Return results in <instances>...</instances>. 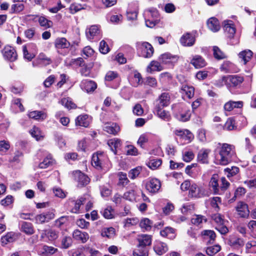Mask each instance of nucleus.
I'll return each mask as SVG.
<instances>
[{"mask_svg":"<svg viewBox=\"0 0 256 256\" xmlns=\"http://www.w3.org/2000/svg\"><path fill=\"white\" fill-rule=\"evenodd\" d=\"M223 24L226 36L230 39L233 38L236 33V28L234 22L232 20H225Z\"/></svg>","mask_w":256,"mask_h":256,"instance_id":"obj_10","label":"nucleus"},{"mask_svg":"<svg viewBox=\"0 0 256 256\" xmlns=\"http://www.w3.org/2000/svg\"><path fill=\"white\" fill-rule=\"evenodd\" d=\"M228 244L235 248H238L244 246V242L241 238L232 237L228 240Z\"/></svg>","mask_w":256,"mask_h":256,"instance_id":"obj_38","label":"nucleus"},{"mask_svg":"<svg viewBox=\"0 0 256 256\" xmlns=\"http://www.w3.org/2000/svg\"><path fill=\"white\" fill-rule=\"evenodd\" d=\"M10 148V144L8 141L4 140L0 141V153L3 154L6 152Z\"/></svg>","mask_w":256,"mask_h":256,"instance_id":"obj_62","label":"nucleus"},{"mask_svg":"<svg viewBox=\"0 0 256 256\" xmlns=\"http://www.w3.org/2000/svg\"><path fill=\"white\" fill-rule=\"evenodd\" d=\"M54 162V160L52 158V155L49 154L44 160L43 162L39 164L38 166L40 168H46L49 166L52 165Z\"/></svg>","mask_w":256,"mask_h":256,"instance_id":"obj_43","label":"nucleus"},{"mask_svg":"<svg viewBox=\"0 0 256 256\" xmlns=\"http://www.w3.org/2000/svg\"><path fill=\"white\" fill-rule=\"evenodd\" d=\"M144 14L148 18L150 17L152 19L159 20L160 14L158 10L156 8H152L146 10Z\"/></svg>","mask_w":256,"mask_h":256,"instance_id":"obj_39","label":"nucleus"},{"mask_svg":"<svg viewBox=\"0 0 256 256\" xmlns=\"http://www.w3.org/2000/svg\"><path fill=\"white\" fill-rule=\"evenodd\" d=\"M139 222V220L137 218H128L123 222L124 228H130L135 226Z\"/></svg>","mask_w":256,"mask_h":256,"instance_id":"obj_49","label":"nucleus"},{"mask_svg":"<svg viewBox=\"0 0 256 256\" xmlns=\"http://www.w3.org/2000/svg\"><path fill=\"white\" fill-rule=\"evenodd\" d=\"M192 64L196 68H200L206 65L204 59L200 55H195L190 61Z\"/></svg>","mask_w":256,"mask_h":256,"instance_id":"obj_16","label":"nucleus"},{"mask_svg":"<svg viewBox=\"0 0 256 256\" xmlns=\"http://www.w3.org/2000/svg\"><path fill=\"white\" fill-rule=\"evenodd\" d=\"M252 52L250 50H244L238 54L239 58L244 64H246L251 59L252 56Z\"/></svg>","mask_w":256,"mask_h":256,"instance_id":"obj_35","label":"nucleus"},{"mask_svg":"<svg viewBox=\"0 0 256 256\" xmlns=\"http://www.w3.org/2000/svg\"><path fill=\"white\" fill-rule=\"evenodd\" d=\"M243 106V102L242 101H229L225 104L224 106V109L225 110L230 112L234 108H240Z\"/></svg>","mask_w":256,"mask_h":256,"instance_id":"obj_33","label":"nucleus"},{"mask_svg":"<svg viewBox=\"0 0 256 256\" xmlns=\"http://www.w3.org/2000/svg\"><path fill=\"white\" fill-rule=\"evenodd\" d=\"M38 22L41 26L44 27L46 28L51 27L52 25V22L51 20H48L44 16H40L38 18Z\"/></svg>","mask_w":256,"mask_h":256,"instance_id":"obj_47","label":"nucleus"},{"mask_svg":"<svg viewBox=\"0 0 256 256\" xmlns=\"http://www.w3.org/2000/svg\"><path fill=\"white\" fill-rule=\"evenodd\" d=\"M108 144L110 148V150L114 154H116L117 149L120 148L121 146L122 142L120 139L113 138L108 140Z\"/></svg>","mask_w":256,"mask_h":256,"instance_id":"obj_29","label":"nucleus"},{"mask_svg":"<svg viewBox=\"0 0 256 256\" xmlns=\"http://www.w3.org/2000/svg\"><path fill=\"white\" fill-rule=\"evenodd\" d=\"M148 68H150V71H161L163 70L160 63L155 60L151 62Z\"/></svg>","mask_w":256,"mask_h":256,"instance_id":"obj_54","label":"nucleus"},{"mask_svg":"<svg viewBox=\"0 0 256 256\" xmlns=\"http://www.w3.org/2000/svg\"><path fill=\"white\" fill-rule=\"evenodd\" d=\"M80 86L82 89L86 90L87 92H94L96 88V84L92 80H83L81 82Z\"/></svg>","mask_w":256,"mask_h":256,"instance_id":"obj_20","label":"nucleus"},{"mask_svg":"<svg viewBox=\"0 0 256 256\" xmlns=\"http://www.w3.org/2000/svg\"><path fill=\"white\" fill-rule=\"evenodd\" d=\"M44 235L46 236L50 240H54L58 238V232L55 230L50 229L44 230L42 234V237L44 238Z\"/></svg>","mask_w":256,"mask_h":256,"instance_id":"obj_41","label":"nucleus"},{"mask_svg":"<svg viewBox=\"0 0 256 256\" xmlns=\"http://www.w3.org/2000/svg\"><path fill=\"white\" fill-rule=\"evenodd\" d=\"M159 103L156 106L165 107L168 106L170 104V96L168 92L162 93L159 96Z\"/></svg>","mask_w":256,"mask_h":256,"instance_id":"obj_28","label":"nucleus"},{"mask_svg":"<svg viewBox=\"0 0 256 256\" xmlns=\"http://www.w3.org/2000/svg\"><path fill=\"white\" fill-rule=\"evenodd\" d=\"M123 198L130 202L140 201V196L138 195V190H132L124 193Z\"/></svg>","mask_w":256,"mask_h":256,"instance_id":"obj_18","label":"nucleus"},{"mask_svg":"<svg viewBox=\"0 0 256 256\" xmlns=\"http://www.w3.org/2000/svg\"><path fill=\"white\" fill-rule=\"evenodd\" d=\"M207 25L208 28L214 32H216L220 29V22L218 20L214 17L208 20Z\"/></svg>","mask_w":256,"mask_h":256,"instance_id":"obj_27","label":"nucleus"},{"mask_svg":"<svg viewBox=\"0 0 256 256\" xmlns=\"http://www.w3.org/2000/svg\"><path fill=\"white\" fill-rule=\"evenodd\" d=\"M212 207L216 212L220 210L219 204H221V198L218 196L213 197L210 200Z\"/></svg>","mask_w":256,"mask_h":256,"instance_id":"obj_50","label":"nucleus"},{"mask_svg":"<svg viewBox=\"0 0 256 256\" xmlns=\"http://www.w3.org/2000/svg\"><path fill=\"white\" fill-rule=\"evenodd\" d=\"M36 61L38 64L44 66L49 65L52 62L51 58L43 52H40L38 55Z\"/></svg>","mask_w":256,"mask_h":256,"instance_id":"obj_25","label":"nucleus"},{"mask_svg":"<svg viewBox=\"0 0 256 256\" xmlns=\"http://www.w3.org/2000/svg\"><path fill=\"white\" fill-rule=\"evenodd\" d=\"M2 54L6 60L13 62L18 58V54L15 48L10 46H6L2 50Z\"/></svg>","mask_w":256,"mask_h":256,"instance_id":"obj_6","label":"nucleus"},{"mask_svg":"<svg viewBox=\"0 0 256 256\" xmlns=\"http://www.w3.org/2000/svg\"><path fill=\"white\" fill-rule=\"evenodd\" d=\"M162 164V160L158 158H154L148 162V168L152 170H154L159 167Z\"/></svg>","mask_w":256,"mask_h":256,"instance_id":"obj_56","label":"nucleus"},{"mask_svg":"<svg viewBox=\"0 0 256 256\" xmlns=\"http://www.w3.org/2000/svg\"><path fill=\"white\" fill-rule=\"evenodd\" d=\"M213 52L214 57L218 60L223 59L226 58L224 54L216 46L213 47Z\"/></svg>","mask_w":256,"mask_h":256,"instance_id":"obj_61","label":"nucleus"},{"mask_svg":"<svg viewBox=\"0 0 256 256\" xmlns=\"http://www.w3.org/2000/svg\"><path fill=\"white\" fill-rule=\"evenodd\" d=\"M152 226V222L148 218H144L142 219L140 222V227L146 230H150Z\"/></svg>","mask_w":256,"mask_h":256,"instance_id":"obj_51","label":"nucleus"},{"mask_svg":"<svg viewBox=\"0 0 256 256\" xmlns=\"http://www.w3.org/2000/svg\"><path fill=\"white\" fill-rule=\"evenodd\" d=\"M24 6L23 3L20 2H14L12 6L11 10L13 12L18 13L24 9Z\"/></svg>","mask_w":256,"mask_h":256,"instance_id":"obj_63","label":"nucleus"},{"mask_svg":"<svg viewBox=\"0 0 256 256\" xmlns=\"http://www.w3.org/2000/svg\"><path fill=\"white\" fill-rule=\"evenodd\" d=\"M191 222L192 224L196 226H199L204 222H206V219L205 218L204 216L202 215H196L194 217L192 218Z\"/></svg>","mask_w":256,"mask_h":256,"instance_id":"obj_59","label":"nucleus"},{"mask_svg":"<svg viewBox=\"0 0 256 256\" xmlns=\"http://www.w3.org/2000/svg\"><path fill=\"white\" fill-rule=\"evenodd\" d=\"M76 125L85 128L88 127L90 123V118L87 114L78 116L75 120Z\"/></svg>","mask_w":256,"mask_h":256,"instance_id":"obj_23","label":"nucleus"},{"mask_svg":"<svg viewBox=\"0 0 256 256\" xmlns=\"http://www.w3.org/2000/svg\"><path fill=\"white\" fill-rule=\"evenodd\" d=\"M137 240L138 242V249L134 252V256H148V251L146 248L152 244V237L148 234H141L138 236Z\"/></svg>","mask_w":256,"mask_h":256,"instance_id":"obj_2","label":"nucleus"},{"mask_svg":"<svg viewBox=\"0 0 256 256\" xmlns=\"http://www.w3.org/2000/svg\"><path fill=\"white\" fill-rule=\"evenodd\" d=\"M28 116L36 120H42L46 118V114L42 111L35 110L30 112Z\"/></svg>","mask_w":256,"mask_h":256,"instance_id":"obj_37","label":"nucleus"},{"mask_svg":"<svg viewBox=\"0 0 256 256\" xmlns=\"http://www.w3.org/2000/svg\"><path fill=\"white\" fill-rule=\"evenodd\" d=\"M22 232L27 234H32L34 233L32 225L30 222H24L22 226Z\"/></svg>","mask_w":256,"mask_h":256,"instance_id":"obj_45","label":"nucleus"},{"mask_svg":"<svg viewBox=\"0 0 256 256\" xmlns=\"http://www.w3.org/2000/svg\"><path fill=\"white\" fill-rule=\"evenodd\" d=\"M214 152V162L217 164L226 165L236 157L234 146L226 143H218Z\"/></svg>","mask_w":256,"mask_h":256,"instance_id":"obj_1","label":"nucleus"},{"mask_svg":"<svg viewBox=\"0 0 256 256\" xmlns=\"http://www.w3.org/2000/svg\"><path fill=\"white\" fill-rule=\"evenodd\" d=\"M235 120L232 118H229L225 123L224 128L226 130H231L236 128Z\"/></svg>","mask_w":256,"mask_h":256,"instance_id":"obj_55","label":"nucleus"},{"mask_svg":"<svg viewBox=\"0 0 256 256\" xmlns=\"http://www.w3.org/2000/svg\"><path fill=\"white\" fill-rule=\"evenodd\" d=\"M84 9L82 6L80 4L74 3L70 4L69 10L72 14H74L81 10Z\"/></svg>","mask_w":256,"mask_h":256,"instance_id":"obj_60","label":"nucleus"},{"mask_svg":"<svg viewBox=\"0 0 256 256\" xmlns=\"http://www.w3.org/2000/svg\"><path fill=\"white\" fill-rule=\"evenodd\" d=\"M104 130L110 134L116 135L120 132V128L116 124L110 122L105 124Z\"/></svg>","mask_w":256,"mask_h":256,"instance_id":"obj_22","label":"nucleus"},{"mask_svg":"<svg viewBox=\"0 0 256 256\" xmlns=\"http://www.w3.org/2000/svg\"><path fill=\"white\" fill-rule=\"evenodd\" d=\"M136 48L138 54L145 58H151L154 52L152 46L148 42H137Z\"/></svg>","mask_w":256,"mask_h":256,"instance_id":"obj_3","label":"nucleus"},{"mask_svg":"<svg viewBox=\"0 0 256 256\" xmlns=\"http://www.w3.org/2000/svg\"><path fill=\"white\" fill-rule=\"evenodd\" d=\"M227 80L228 88H236L240 86L244 80V78L240 75H229L228 76Z\"/></svg>","mask_w":256,"mask_h":256,"instance_id":"obj_11","label":"nucleus"},{"mask_svg":"<svg viewBox=\"0 0 256 256\" xmlns=\"http://www.w3.org/2000/svg\"><path fill=\"white\" fill-rule=\"evenodd\" d=\"M236 212L238 216L242 218H248L250 214V211L248 206L242 202H238L236 207Z\"/></svg>","mask_w":256,"mask_h":256,"instance_id":"obj_13","label":"nucleus"},{"mask_svg":"<svg viewBox=\"0 0 256 256\" xmlns=\"http://www.w3.org/2000/svg\"><path fill=\"white\" fill-rule=\"evenodd\" d=\"M210 152L209 149H202L198 153V160L202 164L208 162V154Z\"/></svg>","mask_w":256,"mask_h":256,"instance_id":"obj_24","label":"nucleus"},{"mask_svg":"<svg viewBox=\"0 0 256 256\" xmlns=\"http://www.w3.org/2000/svg\"><path fill=\"white\" fill-rule=\"evenodd\" d=\"M246 252L248 253H256V241L252 240L248 242L246 246Z\"/></svg>","mask_w":256,"mask_h":256,"instance_id":"obj_48","label":"nucleus"},{"mask_svg":"<svg viewBox=\"0 0 256 256\" xmlns=\"http://www.w3.org/2000/svg\"><path fill=\"white\" fill-rule=\"evenodd\" d=\"M178 57L176 56H172L170 54L165 53L160 55L159 60L164 64L172 63L178 60Z\"/></svg>","mask_w":256,"mask_h":256,"instance_id":"obj_30","label":"nucleus"},{"mask_svg":"<svg viewBox=\"0 0 256 256\" xmlns=\"http://www.w3.org/2000/svg\"><path fill=\"white\" fill-rule=\"evenodd\" d=\"M194 210V204L192 202H186L182 206L181 212L183 214L186 215L192 214Z\"/></svg>","mask_w":256,"mask_h":256,"instance_id":"obj_40","label":"nucleus"},{"mask_svg":"<svg viewBox=\"0 0 256 256\" xmlns=\"http://www.w3.org/2000/svg\"><path fill=\"white\" fill-rule=\"evenodd\" d=\"M196 41L195 36L193 32H186L180 38V44L184 46H192Z\"/></svg>","mask_w":256,"mask_h":256,"instance_id":"obj_9","label":"nucleus"},{"mask_svg":"<svg viewBox=\"0 0 256 256\" xmlns=\"http://www.w3.org/2000/svg\"><path fill=\"white\" fill-rule=\"evenodd\" d=\"M174 134L187 142H190L194 138L192 134L188 130H176Z\"/></svg>","mask_w":256,"mask_h":256,"instance_id":"obj_14","label":"nucleus"},{"mask_svg":"<svg viewBox=\"0 0 256 256\" xmlns=\"http://www.w3.org/2000/svg\"><path fill=\"white\" fill-rule=\"evenodd\" d=\"M154 250L158 255H162L168 250L166 244L161 242H156L154 246Z\"/></svg>","mask_w":256,"mask_h":256,"instance_id":"obj_21","label":"nucleus"},{"mask_svg":"<svg viewBox=\"0 0 256 256\" xmlns=\"http://www.w3.org/2000/svg\"><path fill=\"white\" fill-rule=\"evenodd\" d=\"M201 235L203 239L207 240L210 244L213 243L216 237L215 232L212 230H204L202 232Z\"/></svg>","mask_w":256,"mask_h":256,"instance_id":"obj_26","label":"nucleus"},{"mask_svg":"<svg viewBox=\"0 0 256 256\" xmlns=\"http://www.w3.org/2000/svg\"><path fill=\"white\" fill-rule=\"evenodd\" d=\"M104 157L102 152L94 154L92 159V164L98 170L102 168V160Z\"/></svg>","mask_w":256,"mask_h":256,"instance_id":"obj_19","label":"nucleus"},{"mask_svg":"<svg viewBox=\"0 0 256 256\" xmlns=\"http://www.w3.org/2000/svg\"><path fill=\"white\" fill-rule=\"evenodd\" d=\"M221 250L220 246L217 244L208 247L206 250V254L209 256H214Z\"/></svg>","mask_w":256,"mask_h":256,"instance_id":"obj_57","label":"nucleus"},{"mask_svg":"<svg viewBox=\"0 0 256 256\" xmlns=\"http://www.w3.org/2000/svg\"><path fill=\"white\" fill-rule=\"evenodd\" d=\"M146 188L152 194L157 192L161 187L160 180L156 178H152L146 184Z\"/></svg>","mask_w":256,"mask_h":256,"instance_id":"obj_7","label":"nucleus"},{"mask_svg":"<svg viewBox=\"0 0 256 256\" xmlns=\"http://www.w3.org/2000/svg\"><path fill=\"white\" fill-rule=\"evenodd\" d=\"M54 211L52 210L37 215L35 217V220L37 224H42L48 222L50 220L54 218Z\"/></svg>","mask_w":256,"mask_h":256,"instance_id":"obj_8","label":"nucleus"},{"mask_svg":"<svg viewBox=\"0 0 256 256\" xmlns=\"http://www.w3.org/2000/svg\"><path fill=\"white\" fill-rule=\"evenodd\" d=\"M42 253L46 254H52L58 251V249L52 246H44L42 248Z\"/></svg>","mask_w":256,"mask_h":256,"instance_id":"obj_64","label":"nucleus"},{"mask_svg":"<svg viewBox=\"0 0 256 256\" xmlns=\"http://www.w3.org/2000/svg\"><path fill=\"white\" fill-rule=\"evenodd\" d=\"M180 92L185 94L188 98H192L194 94V88L192 86L184 84L180 88Z\"/></svg>","mask_w":256,"mask_h":256,"instance_id":"obj_31","label":"nucleus"},{"mask_svg":"<svg viewBox=\"0 0 256 256\" xmlns=\"http://www.w3.org/2000/svg\"><path fill=\"white\" fill-rule=\"evenodd\" d=\"M212 218L216 224V229L221 234H226L228 232V230L226 225V221L224 220L223 216L220 214H215L212 216Z\"/></svg>","mask_w":256,"mask_h":256,"instance_id":"obj_5","label":"nucleus"},{"mask_svg":"<svg viewBox=\"0 0 256 256\" xmlns=\"http://www.w3.org/2000/svg\"><path fill=\"white\" fill-rule=\"evenodd\" d=\"M220 184L216 177H212L210 182V187L214 193L216 194H222L220 192Z\"/></svg>","mask_w":256,"mask_h":256,"instance_id":"obj_32","label":"nucleus"},{"mask_svg":"<svg viewBox=\"0 0 256 256\" xmlns=\"http://www.w3.org/2000/svg\"><path fill=\"white\" fill-rule=\"evenodd\" d=\"M227 76H222L214 82V85L217 87L220 88L226 84L228 88V84L227 80Z\"/></svg>","mask_w":256,"mask_h":256,"instance_id":"obj_53","label":"nucleus"},{"mask_svg":"<svg viewBox=\"0 0 256 256\" xmlns=\"http://www.w3.org/2000/svg\"><path fill=\"white\" fill-rule=\"evenodd\" d=\"M162 107L156 106V111L158 116L164 120H168L170 119V116L168 112L162 110Z\"/></svg>","mask_w":256,"mask_h":256,"instance_id":"obj_46","label":"nucleus"},{"mask_svg":"<svg viewBox=\"0 0 256 256\" xmlns=\"http://www.w3.org/2000/svg\"><path fill=\"white\" fill-rule=\"evenodd\" d=\"M30 134L32 137L34 138L37 140H42L44 135L40 130L36 126H34L30 130Z\"/></svg>","mask_w":256,"mask_h":256,"instance_id":"obj_44","label":"nucleus"},{"mask_svg":"<svg viewBox=\"0 0 256 256\" xmlns=\"http://www.w3.org/2000/svg\"><path fill=\"white\" fill-rule=\"evenodd\" d=\"M54 45L57 48H66L70 46V43L66 38H58L56 40Z\"/></svg>","mask_w":256,"mask_h":256,"instance_id":"obj_36","label":"nucleus"},{"mask_svg":"<svg viewBox=\"0 0 256 256\" xmlns=\"http://www.w3.org/2000/svg\"><path fill=\"white\" fill-rule=\"evenodd\" d=\"M18 237V234L14 232H10L1 238V243L2 246H5L8 243L16 241Z\"/></svg>","mask_w":256,"mask_h":256,"instance_id":"obj_15","label":"nucleus"},{"mask_svg":"<svg viewBox=\"0 0 256 256\" xmlns=\"http://www.w3.org/2000/svg\"><path fill=\"white\" fill-rule=\"evenodd\" d=\"M86 34L87 38L90 40H93L94 38L98 39L100 36V30L98 26L96 25L92 26L88 28H86Z\"/></svg>","mask_w":256,"mask_h":256,"instance_id":"obj_12","label":"nucleus"},{"mask_svg":"<svg viewBox=\"0 0 256 256\" xmlns=\"http://www.w3.org/2000/svg\"><path fill=\"white\" fill-rule=\"evenodd\" d=\"M160 235L163 237H167L172 240L176 237L175 230L170 227H166L160 232Z\"/></svg>","mask_w":256,"mask_h":256,"instance_id":"obj_34","label":"nucleus"},{"mask_svg":"<svg viewBox=\"0 0 256 256\" xmlns=\"http://www.w3.org/2000/svg\"><path fill=\"white\" fill-rule=\"evenodd\" d=\"M101 235L102 237L112 238L115 235V230L112 227L104 228L102 230Z\"/></svg>","mask_w":256,"mask_h":256,"instance_id":"obj_42","label":"nucleus"},{"mask_svg":"<svg viewBox=\"0 0 256 256\" xmlns=\"http://www.w3.org/2000/svg\"><path fill=\"white\" fill-rule=\"evenodd\" d=\"M61 104L68 109L74 108L76 105L68 98H63L61 100Z\"/></svg>","mask_w":256,"mask_h":256,"instance_id":"obj_58","label":"nucleus"},{"mask_svg":"<svg viewBox=\"0 0 256 256\" xmlns=\"http://www.w3.org/2000/svg\"><path fill=\"white\" fill-rule=\"evenodd\" d=\"M73 238L77 241L85 243L89 238V236L86 232H82L78 230H74L72 232Z\"/></svg>","mask_w":256,"mask_h":256,"instance_id":"obj_17","label":"nucleus"},{"mask_svg":"<svg viewBox=\"0 0 256 256\" xmlns=\"http://www.w3.org/2000/svg\"><path fill=\"white\" fill-rule=\"evenodd\" d=\"M190 110H186L184 113L176 114V116L178 120L182 122H186L190 119Z\"/></svg>","mask_w":256,"mask_h":256,"instance_id":"obj_52","label":"nucleus"},{"mask_svg":"<svg viewBox=\"0 0 256 256\" xmlns=\"http://www.w3.org/2000/svg\"><path fill=\"white\" fill-rule=\"evenodd\" d=\"M90 198V196L86 194H84L83 196L81 197L80 199L76 200H75L72 198L70 199L67 202V204L69 210L72 213H79L80 207L81 205L84 204V200H88Z\"/></svg>","mask_w":256,"mask_h":256,"instance_id":"obj_4","label":"nucleus"}]
</instances>
